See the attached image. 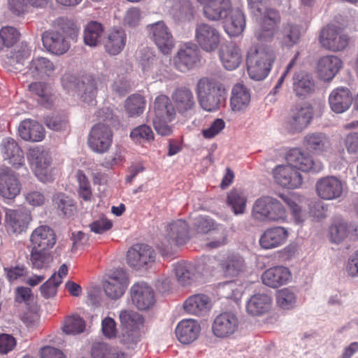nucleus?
Returning <instances> with one entry per match:
<instances>
[{
	"label": "nucleus",
	"instance_id": "nucleus-1",
	"mask_svg": "<svg viewBox=\"0 0 358 358\" xmlns=\"http://www.w3.org/2000/svg\"><path fill=\"white\" fill-rule=\"evenodd\" d=\"M287 165H278L273 171L275 181L287 189H296L303 183V178L298 170L310 171L315 170L311 157L303 154L301 150L294 148L287 155Z\"/></svg>",
	"mask_w": 358,
	"mask_h": 358
},
{
	"label": "nucleus",
	"instance_id": "nucleus-2",
	"mask_svg": "<svg viewBox=\"0 0 358 358\" xmlns=\"http://www.w3.org/2000/svg\"><path fill=\"white\" fill-rule=\"evenodd\" d=\"M251 11L260 17L255 36L262 42L271 41L280 22L279 13L268 7V0H247Z\"/></svg>",
	"mask_w": 358,
	"mask_h": 358
},
{
	"label": "nucleus",
	"instance_id": "nucleus-3",
	"mask_svg": "<svg viewBox=\"0 0 358 358\" xmlns=\"http://www.w3.org/2000/svg\"><path fill=\"white\" fill-rule=\"evenodd\" d=\"M195 92L199 105L208 112L218 110L226 94L222 84L208 77H203L198 80Z\"/></svg>",
	"mask_w": 358,
	"mask_h": 358
},
{
	"label": "nucleus",
	"instance_id": "nucleus-4",
	"mask_svg": "<svg viewBox=\"0 0 358 358\" xmlns=\"http://www.w3.org/2000/svg\"><path fill=\"white\" fill-rule=\"evenodd\" d=\"M176 116V111L168 96L159 94L156 96L150 110V117L156 132L161 136H169L172 129L169 123Z\"/></svg>",
	"mask_w": 358,
	"mask_h": 358
},
{
	"label": "nucleus",
	"instance_id": "nucleus-5",
	"mask_svg": "<svg viewBox=\"0 0 358 358\" xmlns=\"http://www.w3.org/2000/svg\"><path fill=\"white\" fill-rule=\"evenodd\" d=\"M274 60L275 54L272 48H250L246 58L248 72L250 78L256 80L264 79L269 73Z\"/></svg>",
	"mask_w": 358,
	"mask_h": 358
},
{
	"label": "nucleus",
	"instance_id": "nucleus-6",
	"mask_svg": "<svg viewBox=\"0 0 358 358\" xmlns=\"http://www.w3.org/2000/svg\"><path fill=\"white\" fill-rule=\"evenodd\" d=\"M252 217L261 222H285L287 214L283 205L275 198L262 196L257 199L252 206Z\"/></svg>",
	"mask_w": 358,
	"mask_h": 358
},
{
	"label": "nucleus",
	"instance_id": "nucleus-7",
	"mask_svg": "<svg viewBox=\"0 0 358 358\" xmlns=\"http://www.w3.org/2000/svg\"><path fill=\"white\" fill-rule=\"evenodd\" d=\"M27 159L39 180L48 182L53 180L52 158L47 150L38 146L31 148L27 153Z\"/></svg>",
	"mask_w": 358,
	"mask_h": 358
},
{
	"label": "nucleus",
	"instance_id": "nucleus-8",
	"mask_svg": "<svg viewBox=\"0 0 358 358\" xmlns=\"http://www.w3.org/2000/svg\"><path fill=\"white\" fill-rule=\"evenodd\" d=\"M194 39L201 50L206 52H213L220 45L221 34L214 26L200 22L196 24Z\"/></svg>",
	"mask_w": 358,
	"mask_h": 358
},
{
	"label": "nucleus",
	"instance_id": "nucleus-9",
	"mask_svg": "<svg viewBox=\"0 0 358 358\" xmlns=\"http://www.w3.org/2000/svg\"><path fill=\"white\" fill-rule=\"evenodd\" d=\"M32 220L29 211L25 209H6L4 227L10 236H18L27 231Z\"/></svg>",
	"mask_w": 358,
	"mask_h": 358
},
{
	"label": "nucleus",
	"instance_id": "nucleus-10",
	"mask_svg": "<svg viewBox=\"0 0 358 358\" xmlns=\"http://www.w3.org/2000/svg\"><path fill=\"white\" fill-rule=\"evenodd\" d=\"M156 253L153 248L146 244H136L131 247L127 255V264L132 268L146 269L154 263Z\"/></svg>",
	"mask_w": 358,
	"mask_h": 358
},
{
	"label": "nucleus",
	"instance_id": "nucleus-11",
	"mask_svg": "<svg viewBox=\"0 0 358 358\" xmlns=\"http://www.w3.org/2000/svg\"><path fill=\"white\" fill-rule=\"evenodd\" d=\"M112 142L113 132L108 125L98 123L92 127L87 143L93 152L100 154L107 152Z\"/></svg>",
	"mask_w": 358,
	"mask_h": 358
},
{
	"label": "nucleus",
	"instance_id": "nucleus-12",
	"mask_svg": "<svg viewBox=\"0 0 358 358\" xmlns=\"http://www.w3.org/2000/svg\"><path fill=\"white\" fill-rule=\"evenodd\" d=\"M42 41L45 48L55 55H64L69 50L71 45L66 31L63 27L59 29L44 32L42 35Z\"/></svg>",
	"mask_w": 358,
	"mask_h": 358
},
{
	"label": "nucleus",
	"instance_id": "nucleus-13",
	"mask_svg": "<svg viewBox=\"0 0 358 358\" xmlns=\"http://www.w3.org/2000/svg\"><path fill=\"white\" fill-rule=\"evenodd\" d=\"M319 41L325 49L336 52L348 46L349 38L341 29L329 25L322 29Z\"/></svg>",
	"mask_w": 358,
	"mask_h": 358
},
{
	"label": "nucleus",
	"instance_id": "nucleus-14",
	"mask_svg": "<svg viewBox=\"0 0 358 358\" xmlns=\"http://www.w3.org/2000/svg\"><path fill=\"white\" fill-rule=\"evenodd\" d=\"M128 285L127 273L122 269H117L104 280L103 289L108 298L115 300L123 296Z\"/></svg>",
	"mask_w": 358,
	"mask_h": 358
},
{
	"label": "nucleus",
	"instance_id": "nucleus-15",
	"mask_svg": "<svg viewBox=\"0 0 358 358\" xmlns=\"http://www.w3.org/2000/svg\"><path fill=\"white\" fill-rule=\"evenodd\" d=\"M238 325L239 321L235 314L231 312H224L215 318L212 324V331L217 338H228L238 331Z\"/></svg>",
	"mask_w": 358,
	"mask_h": 358
},
{
	"label": "nucleus",
	"instance_id": "nucleus-16",
	"mask_svg": "<svg viewBox=\"0 0 358 358\" xmlns=\"http://www.w3.org/2000/svg\"><path fill=\"white\" fill-rule=\"evenodd\" d=\"M313 115V108L309 106L292 108L286 121L287 129L292 134L302 131L310 123Z\"/></svg>",
	"mask_w": 358,
	"mask_h": 358
},
{
	"label": "nucleus",
	"instance_id": "nucleus-17",
	"mask_svg": "<svg viewBox=\"0 0 358 358\" xmlns=\"http://www.w3.org/2000/svg\"><path fill=\"white\" fill-rule=\"evenodd\" d=\"M148 29L152 39L163 54H169L173 48L172 35L163 21L149 24Z\"/></svg>",
	"mask_w": 358,
	"mask_h": 358
},
{
	"label": "nucleus",
	"instance_id": "nucleus-18",
	"mask_svg": "<svg viewBox=\"0 0 358 358\" xmlns=\"http://www.w3.org/2000/svg\"><path fill=\"white\" fill-rule=\"evenodd\" d=\"M202 6L204 16L210 21L226 19L234 9L230 0H197Z\"/></svg>",
	"mask_w": 358,
	"mask_h": 358
},
{
	"label": "nucleus",
	"instance_id": "nucleus-19",
	"mask_svg": "<svg viewBox=\"0 0 358 358\" xmlns=\"http://www.w3.org/2000/svg\"><path fill=\"white\" fill-rule=\"evenodd\" d=\"M21 190V183L15 173L6 166H0V196L13 199Z\"/></svg>",
	"mask_w": 358,
	"mask_h": 358
},
{
	"label": "nucleus",
	"instance_id": "nucleus-20",
	"mask_svg": "<svg viewBox=\"0 0 358 358\" xmlns=\"http://www.w3.org/2000/svg\"><path fill=\"white\" fill-rule=\"evenodd\" d=\"M189 239V227L182 220H178L169 223L165 230L164 241L162 244L168 248L169 245H182Z\"/></svg>",
	"mask_w": 358,
	"mask_h": 358
},
{
	"label": "nucleus",
	"instance_id": "nucleus-21",
	"mask_svg": "<svg viewBox=\"0 0 358 358\" xmlns=\"http://www.w3.org/2000/svg\"><path fill=\"white\" fill-rule=\"evenodd\" d=\"M315 189L317 196L322 199H336L343 194V183L335 176L323 177L317 181Z\"/></svg>",
	"mask_w": 358,
	"mask_h": 358
},
{
	"label": "nucleus",
	"instance_id": "nucleus-22",
	"mask_svg": "<svg viewBox=\"0 0 358 358\" xmlns=\"http://www.w3.org/2000/svg\"><path fill=\"white\" fill-rule=\"evenodd\" d=\"M199 50L194 44H185L180 47L174 57L173 63L181 72L192 69L199 62Z\"/></svg>",
	"mask_w": 358,
	"mask_h": 358
},
{
	"label": "nucleus",
	"instance_id": "nucleus-23",
	"mask_svg": "<svg viewBox=\"0 0 358 358\" xmlns=\"http://www.w3.org/2000/svg\"><path fill=\"white\" fill-rule=\"evenodd\" d=\"M289 268L284 266H275L266 269L262 275L264 285L271 288H278L292 281Z\"/></svg>",
	"mask_w": 358,
	"mask_h": 358
},
{
	"label": "nucleus",
	"instance_id": "nucleus-24",
	"mask_svg": "<svg viewBox=\"0 0 358 358\" xmlns=\"http://www.w3.org/2000/svg\"><path fill=\"white\" fill-rule=\"evenodd\" d=\"M289 232L283 227H271L266 229L260 236L259 243L262 248L272 250L278 248L287 240Z\"/></svg>",
	"mask_w": 358,
	"mask_h": 358
},
{
	"label": "nucleus",
	"instance_id": "nucleus-25",
	"mask_svg": "<svg viewBox=\"0 0 358 358\" xmlns=\"http://www.w3.org/2000/svg\"><path fill=\"white\" fill-rule=\"evenodd\" d=\"M130 292L133 303L139 310H147L155 303L154 291L144 282L134 284Z\"/></svg>",
	"mask_w": 358,
	"mask_h": 358
},
{
	"label": "nucleus",
	"instance_id": "nucleus-26",
	"mask_svg": "<svg viewBox=\"0 0 358 358\" xmlns=\"http://www.w3.org/2000/svg\"><path fill=\"white\" fill-rule=\"evenodd\" d=\"M120 320L127 329L122 335V342L127 344L136 343L138 340V331L136 328L143 322L141 316L134 311L122 310L120 314Z\"/></svg>",
	"mask_w": 358,
	"mask_h": 358
},
{
	"label": "nucleus",
	"instance_id": "nucleus-27",
	"mask_svg": "<svg viewBox=\"0 0 358 358\" xmlns=\"http://www.w3.org/2000/svg\"><path fill=\"white\" fill-rule=\"evenodd\" d=\"M55 231L47 225H41L33 230L30 235L32 248L50 250L56 243Z\"/></svg>",
	"mask_w": 358,
	"mask_h": 358
},
{
	"label": "nucleus",
	"instance_id": "nucleus-28",
	"mask_svg": "<svg viewBox=\"0 0 358 358\" xmlns=\"http://www.w3.org/2000/svg\"><path fill=\"white\" fill-rule=\"evenodd\" d=\"M176 111L185 114L194 110L196 101L192 90L187 87H178L171 94Z\"/></svg>",
	"mask_w": 358,
	"mask_h": 358
},
{
	"label": "nucleus",
	"instance_id": "nucleus-29",
	"mask_svg": "<svg viewBox=\"0 0 358 358\" xmlns=\"http://www.w3.org/2000/svg\"><path fill=\"white\" fill-rule=\"evenodd\" d=\"M0 149L4 160L14 168L19 169L24 164L23 152L14 139L4 138L1 143Z\"/></svg>",
	"mask_w": 358,
	"mask_h": 358
},
{
	"label": "nucleus",
	"instance_id": "nucleus-30",
	"mask_svg": "<svg viewBox=\"0 0 358 358\" xmlns=\"http://www.w3.org/2000/svg\"><path fill=\"white\" fill-rule=\"evenodd\" d=\"M352 103V96L347 87H337L329 94V104L331 110L336 113H342L348 110Z\"/></svg>",
	"mask_w": 358,
	"mask_h": 358
},
{
	"label": "nucleus",
	"instance_id": "nucleus-31",
	"mask_svg": "<svg viewBox=\"0 0 358 358\" xmlns=\"http://www.w3.org/2000/svg\"><path fill=\"white\" fill-rule=\"evenodd\" d=\"M55 71V65L50 59L36 57L29 62L27 75L34 79H43L50 77Z\"/></svg>",
	"mask_w": 358,
	"mask_h": 358
},
{
	"label": "nucleus",
	"instance_id": "nucleus-32",
	"mask_svg": "<svg viewBox=\"0 0 358 358\" xmlns=\"http://www.w3.org/2000/svg\"><path fill=\"white\" fill-rule=\"evenodd\" d=\"M219 57L224 68L229 71L237 69L242 61L241 49L233 43L222 45L219 51Z\"/></svg>",
	"mask_w": 358,
	"mask_h": 358
},
{
	"label": "nucleus",
	"instance_id": "nucleus-33",
	"mask_svg": "<svg viewBox=\"0 0 358 358\" xmlns=\"http://www.w3.org/2000/svg\"><path fill=\"white\" fill-rule=\"evenodd\" d=\"M164 6L176 21H189L193 17L194 10L189 0H166Z\"/></svg>",
	"mask_w": 358,
	"mask_h": 358
},
{
	"label": "nucleus",
	"instance_id": "nucleus-34",
	"mask_svg": "<svg viewBox=\"0 0 358 358\" xmlns=\"http://www.w3.org/2000/svg\"><path fill=\"white\" fill-rule=\"evenodd\" d=\"M343 65L336 56L327 55L321 57L317 66L318 76L324 81H329L338 73Z\"/></svg>",
	"mask_w": 358,
	"mask_h": 358
},
{
	"label": "nucleus",
	"instance_id": "nucleus-35",
	"mask_svg": "<svg viewBox=\"0 0 358 358\" xmlns=\"http://www.w3.org/2000/svg\"><path fill=\"white\" fill-rule=\"evenodd\" d=\"M200 325L194 320H183L176 326L175 333L178 340L182 344L194 341L200 333Z\"/></svg>",
	"mask_w": 358,
	"mask_h": 358
},
{
	"label": "nucleus",
	"instance_id": "nucleus-36",
	"mask_svg": "<svg viewBox=\"0 0 358 358\" xmlns=\"http://www.w3.org/2000/svg\"><path fill=\"white\" fill-rule=\"evenodd\" d=\"M20 136L24 141L39 142L45 137V129L38 122L27 119L22 121L18 127Z\"/></svg>",
	"mask_w": 358,
	"mask_h": 358
},
{
	"label": "nucleus",
	"instance_id": "nucleus-37",
	"mask_svg": "<svg viewBox=\"0 0 358 358\" xmlns=\"http://www.w3.org/2000/svg\"><path fill=\"white\" fill-rule=\"evenodd\" d=\"M250 92L242 83L236 84L231 90L230 106L231 110L236 113L244 112L249 106L250 102Z\"/></svg>",
	"mask_w": 358,
	"mask_h": 358
},
{
	"label": "nucleus",
	"instance_id": "nucleus-38",
	"mask_svg": "<svg viewBox=\"0 0 358 358\" xmlns=\"http://www.w3.org/2000/svg\"><path fill=\"white\" fill-rule=\"evenodd\" d=\"M272 298L266 294H255L246 303L247 313L252 316H261L267 313L271 308Z\"/></svg>",
	"mask_w": 358,
	"mask_h": 358
},
{
	"label": "nucleus",
	"instance_id": "nucleus-39",
	"mask_svg": "<svg viewBox=\"0 0 358 358\" xmlns=\"http://www.w3.org/2000/svg\"><path fill=\"white\" fill-rule=\"evenodd\" d=\"M301 34L302 29L300 26L287 22L282 24L278 39L282 48H291L299 42Z\"/></svg>",
	"mask_w": 358,
	"mask_h": 358
},
{
	"label": "nucleus",
	"instance_id": "nucleus-40",
	"mask_svg": "<svg viewBox=\"0 0 358 358\" xmlns=\"http://www.w3.org/2000/svg\"><path fill=\"white\" fill-rule=\"evenodd\" d=\"M185 310L192 315H204L211 308L210 298L205 294H195L189 296L184 303Z\"/></svg>",
	"mask_w": 358,
	"mask_h": 358
},
{
	"label": "nucleus",
	"instance_id": "nucleus-41",
	"mask_svg": "<svg viewBox=\"0 0 358 358\" xmlns=\"http://www.w3.org/2000/svg\"><path fill=\"white\" fill-rule=\"evenodd\" d=\"M76 95L80 100L88 105L94 106L96 103L97 94L96 82L92 77H85L77 84Z\"/></svg>",
	"mask_w": 358,
	"mask_h": 358
},
{
	"label": "nucleus",
	"instance_id": "nucleus-42",
	"mask_svg": "<svg viewBox=\"0 0 358 358\" xmlns=\"http://www.w3.org/2000/svg\"><path fill=\"white\" fill-rule=\"evenodd\" d=\"M224 20V30L231 36L241 34L245 27V19L242 10L234 8Z\"/></svg>",
	"mask_w": 358,
	"mask_h": 358
},
{
	"label": "nucleus",
	"instance_id": "nucleus-43",
	"mask_svg": "<svg viewBox=\"0 0 358 358\" xmlns=\"http://www.w3.org/2000/svg\"><path fill=\"white\" fill-rule=\"evenodd\" d=\"M29 91L38 97L39 103L45 108H50L56 100L52 88L43 82H34L28 85Z\"/></svg>",
	"mask_w": 358,
	"mask_h": 358
},
{
	"label": "nucleus",
	"instance_id": "nucleus-44",
	"mask_svg": "<svg viewBox=\"0 0 358 358\" xmlns=\"http://www.w3.org/2000/svg\"><path fill=\"white\" fill-rule=\"evenodd\" d=\"M303 145L309 151L322 153L329 148L330 142L323 133H308L303 138Z\"/></svg>",
	"mask_w": 358,
	"mask_h": 358
},
{
	"label": "nucleus",
	"instance_id": "nucleus-45",
	"mask_svg": "<svg viewBox=\"0 0 358 358\" xmlns=\"http://www.w3.org/2000/svg\"><path fill=\"white\" fill-rule=\"evenodd\" d=\"M222 268L227 276L234 277L245 271L246 263L242 256L231 254L223 261Z\"/></svg>",
	"mask_w": 358,
	"mask_h": 358
},
{
	"label": "nucleus",
	"instance_id": "nucleus-46",
	"mask_svg": "<svg viewBox=\"0 0 358 358\" xmlns=\"http://www.w3.org/2000/svg\"><path fill=\"white\" fill-rule=\"evenodd\" d=\"M293 90L298 96H306L314 91L315 85L311 76L299 72L293 77Z\"/></svg>",
	"mask_w": 358,
	"mask_h": 358
},
{
	"label": "nucleus",
	"instance_id": "nucleus-47",
	"mask_svg": "<svg viewBox=\"0 0 358 358\" xmlns=\"http://www.w3.org/2000/svg\"><path fill=\"white\" fill-rule=\"evenodd\" d=\"M127 41V36L123 30H115L111 31L105 43L106 51L112 55H117L124 49Z\"/></svg>",
	"mask_w": 358,
	"mask_h": 358
},
{
	"label": "nucleus",
	"instance_id": "nucleus-48",
	"mask_svg": "<svg viewBox=\"0 0 358 358\" xmlns=\"http://www.w3.org/2000/svg\"><path fill=\"white\" fill-rule=\"evenodd\" d=\"M174 271L178 282L182 286L191 285L196 279V268L192 263L178 262L175 264Z\"/></svg>",
	"mask_w": 358,
	"mask_h": 358
},
{
	"label": "nucleus",
	"instance_id": "nucleus-49",
	"mask_svg": "<svg viewBox=\"0 0 358 358\" xmlns=\"http://www.w3.org/2000/svg\"><path fill=\"white\" fill-rule=\"evenodd\" d=\"M280 196L289 208L295 222L296 224L303 222L307 217V213L302 210L300 196L294 194H281Z\"/></svg>",
	"mask_w": 358,
	"mask_h": 358
},
{
	"label": "nucleus",
	"instance_id": "nucleus-50",
	"mask_svg": "<svg viewBox=\"0 0 358 358\" xmlns=\"http://www.w3.org/2000/svg\"><path fill=\"white\" fill-rule=\"evenodd\" d=\"M298 297L296 291L291 287H285L276 293V303L282 310H289L296 306Z\"/></svg>",
	"mask_w": 358,
	"mask_h": 358
},
{
	"label": "nucleus",
	"instance_id": "nucleus-51",
	"mask_svg": "<svg viewBox=\"0 0 358 358\" xmlns=\"http://www.w3.org/2000/svg\"><path fill=\"white\" fill-rule=\"evenodd\" d=\"M146 105L145 98L138 94L129 96L125 101V110L131 117H136L142 115Z\"/></svg>",
	"mask_w": 358,
	"mask_h": 358
},
{
	"label": "nucleus",
	"instance_id": "nucleus-52",
	"mask_svg": "<svg viewBox=\"0 0 358 358\" xmlns=\"http://www.w3.org/2000/svg\"><path fill=\"white\" fill-rule=\"evenodd\" d=\"M103 31L101 24L94 21L89 22L84 31L85 43L90 47L96 46L101 41Z\"/></svg>",
	"mask_w": 358,
	"mask_h": 358
},
{
	"label": "nucleus",
	"instance_id": "nucleus-53",
	"mask_svg": "<svg viewBox=\"0 0 358 358\" xmlns=\"http://www.w3.org/2000/svg\"><path fill=\"white\" fill-rule=\"evenodd\" d=\"M247 198L244 194L237 189L230 191L227 195V203L234 215H239L245 213Z\"/></svg>",
	"mask_w": 358,
	"mask_h": 358
},
{
	"label": "nucleus",
	"instance_id": "nucleus-54",
	"mask_svg": "<svg viewBox=\"0 0 358 358\" xmlns=\"http://www.w3.org/2000/svg\"><path fill=\"white\" fill-rule=\"evenodd\" d=\"M18 30L10 26L3 27L0 29V52L14 45L19 40Z\"/></svg>",
	"mask_w": 358,
	"mask_h": 358
},
{
	"label": "nucleus",
	"instance_id": "nucleus-55",
	"mask_svg": "<svg viewBox=\"0 0 358 358\" xmlns=\"http://www.w3.org/2000/svg\"><path fill=\"white\" fill-rule=\"evenodd\" d=\"M48 250L36 248L31 249L30 261L34 268L43 269L49 267L52 258Z\"/></svg>",
	"mask_w": 358,
	"mask_h": 358
},
{
	"label": "nucleus",
	"instance_id": "nucleus-56",
	"mask_svg": "<svg viewBox=\"0 0 358 358\" xmlns=\"http://www.w3.org/2000/svg\"><path fill=\"white\" fill-rule=\"evenodd\" d=\"M53 202L57 209L65 216L70 217L74 214L76 208L73 199L63 193H58L53 197Z\"/></svg>",
	"mask_w": 358,
	"mask_h": 358
},
{
	"label": "nucleus",
	"instance_id": "nucleus-57",
	"mask_svg": "<svg viewBox=\"0 0 358 358\" xmlns=\"http://www.w3.org/2000/svg\"><path fill=\"white\" fill-rule=\"evenodd\" d=\"M85 328L83 319L78 315H72L65 320L62 329L66 334L76 335L83 332Z\"/></svg>",
	"mask_w": 358,
	"mask_h": 358
},
{
	"label": "nucleus",
	"instance_id": "nucleus-58",
	"mask_svg": "<svg viewBox=\"0 0 358 358\" xmlns=\"http://www.w3.org/2000/svg\"><path fill=\"white\" fill-rule=\"evenodd\" d=\"M208 242L206 245L211 248H216L226 243L227 231L226 229L220 224L216 227L208 234Z\"/></svg>",
	"mask_w": 358,
	"mask_h": 358
},
{
	"label": "nucleus",
	"instance_id": "nucleus-59",
	"mask_svg": "<svg viewBox=\"0 0 358 358\" xmlns=\"http://www.w3.org/2000/svg\"><path fill=\"white\" fill-rule=\"evenodd\" d=\"M354 227L347 222H339L330 229V238L332 242L340 243L348 236Z\"/></svg>",
	"mask_w": 358,
	"mask_h": 358
},
{
	"label": "nucleus",
	"instance_id": "nucleus-60",
	"mask_svg": "<svg viewBox=\"0 0 358 358\" xmlns=\"http://www.w3.org/2000/svg\"><path fill=\"white\" fill-rule=\"evenodd\" d=\"M130 137L136 143L150 142L154 140V133L149 126L142 124L131 131Z\"/></svg>",
	"mask_w": 358,
	"mask_h": 358
},
{
	"label": "nucleus",
	"instance_id": "nucleus-61",
	"mask_svg": "<svg viewBox=\"0 0 358 358\" xmlns=\"http://www.w3.org/2000/svg\"><path fill=\"white\" fill-rule=\"evenodd\" d=\"M79 196L85 201H90L92 192L90 184L85 175L80 171L77 173Z\"/></svg>",
	"mask_w": 358,
	"mask_h": 358
},
{
	"label": "nucleus",
	"instance_id": "nucleus-62",
	"mask_svg": "<svg viewBox=\"0 0 358 358\" xmlns=\"http://www.w3.org/2000/svg\"><path fill=\"white\" fill-rule=\"evenodd\" d=\"M167 65L164 64L162 59H159L157 63L150 68L148 64H145V76L153 79L161 80L165 77L167 73Z\"/></svg>",
	"mask_w": 358,
	"mask_h": 358
},
{
	"label": "nucleus",
	"instance_id": "nucleus-63",
	"mask_svg": "<svg viewBox=\"0 0 358 358\" xmlns=\"http://www.w3.org/2000/svg\"><path fill=\"white\" fill-rule=\"evenodd\" d=\"M217 224L206 217H198L194 220V227L198 234H209Z\"/></svg>",
	"mask_w": 358,
	"mask_h": 358
},
{
	"label": "nucleus",
	"instance_id": "nucleus-64",
	"mask_svg": "<svg viewBox=\"0 0 358 358\" xmlns=\"http://www.w3.org/2000/svg\"><path fill=\"white\" fill-rule=\"evenodd\" d=\"M113 350L106 343H95L92 347L91 355L93 358H107Z\"/></svg>",
	"mask_w": 358,
	"mask_h": 358
}]
</instances>
